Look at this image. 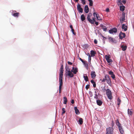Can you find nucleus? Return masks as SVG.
I'll list each match as a JSON object with an SVG mask.
<instances>
[{"mask_svg": "<svg viewBox=\"0 0 134 134\" xmlns=\"http://www.w3.org/2000/svg\"><path fill=\"white\" fill-rule=\"evenodd\" d=\"M116 124L121 134H123L124 133V131L121 126V124L119 123L118 120H117L116 121Z\"/></svg>", "mask_w": 134, "mask_h": 134, "instance_id": "obj_1", "label": "nucleus"}, {"mask_svg": "<svg viewBox=\"0 0 134 134\" xmlns=\"http://www.w3.org/2000/svg\"><path fill=\"white\" fill-rule=\"evenodd\" d=\"M106 94L108 97L110 99H112V95L110 90L109 89L107 88L106 90Z\"/></svg>", "mask_w": 134, "mask_h": 134, "instance_id": "obj_2", "label": "nucleus"}, {"mask_svg": "<svg viewBox=\"0 0 134 134\" xmlns=\"http://www.w3.org/2000/svg\"><path fill=\"white\" fill-rule=\"evenodd\" d=\"M114 129L112 127H108L106 129V134H113Z\"/></svg>", "mask_w": 134, "mask_h": 134, "instance_id": "obj_3", "label": "nucleus"}, {"mask_svg": "<svg viewBox=\"0 0 134 134\" xmlns=\"http://www.w3.org/2000/svg\"><path fill=\"white\" fill-rule=\"evenodd\" d=\"M105 78L106 81L107 83L109 85H111V83L109 76L108 75H105Z\"/></svg>", "mask_w": 134, "mask_h": 134, "instance_id": "obj_4", "label": "nucleus"}, {"mask_svg": "<svg viewBox=\"0 0 134 134\" xmlns=\"http://www.w3.org/2000/svg\"><path fill=\"white\" fill-rule=\"evenodd\" d=\"M66 76H68L70 77H72L74 76L73 74L70 71H68V72L65 74Z\"/></svg>", "mask_w": 134, "mask_h": 134, "instance_id": "obj_5", "label": "nucleus"}, {"mask_svg": "<svg viewBox=\"0 0 134 134\" xmlns=\"http://www.w3.org/2000/svg\"><path fill=\"white\" fill-rule=\"evenodd\" d=\"M91 15L90 14H88L87 17V20L91 24H94L93 21L91 19H90Z\"/></svg>", "mask_w": 134, "mask_h": 134, "instance_id": "obj_6", "label": "nucleus"}, {"mask_svg": "<svg viewBox=\"0 0 134 134\" xmlns=\"http://www.w3.org/2000/svg\"><path fill=\"white\" fill-rule=\"evenodd\" d=\"M117 31V29L116 28H114L109 30V32L110 34H113L116 33Z\"/></svg>", "mask_w": 134, "mask_h": 134, "instance_id": "obj_7", "label": "nucleus"}, {"mask_svg": "<svg viewBox=\"0 0 134 134\" xmlns=\"http://www.w3.org/2000/svg\"><path fill=\"white\" fill-rule=\"evenodd\" d=\"M120 38L122 40L123 38H124L125 37V33L121 32L119 35Z\"/></svg>", "mask_w": 134, "mask_h": 134, "instance_id": "obj_8", "label": "nucleus"}, {"mask_svg": "<svg viewBox=\"0 0 134 134\" xmlns=\"http://www.w3.org/2000/svg\"><path fill=\"white\" fill-rule=\"evenodd\" d=\"M125 14L123 13L122 14V15L121 18H120V20L121 23H123V22L125 20Z\"/></svg>", "mask_w": 134, "mask_h": 134, "instance_id": "obj_9", "label": "nucleus"}, {"mask_svg": "<svg viewBox=\"0 0 134 134\" xmlns=\"http://www.w3.org/2000/svg\"><path fill=\"white\" fill-rule=\"evenodd\" d=\"M105 58L107 62L108 63H110L112 62L113 60L111 59H110V57L106 55L105 56Z\"/></svg>", "mask_w": 134, "mask_h": 134, "instance_id": "obj_10", "label": "nucleus"}, {"mask_svg": "<svg viewBox=\"0 0 134 134\" xmlns=\"http://www.w3.org/2000/svg\"><path fill=\"white\" fill-rule=\"evenodd\" d=\"M62 78L63 77H59V87H61L63 84Z\"/></svg>", "mask_w": 134, "mask_h": 134, "instance_id": "obj_11", "label": "nucleus"}, {"mask_svg": "<svg viewBox=\"0 0 134 134\" xmlns=\"http://www.w3.org/2000/svg\"><path fill=\"white\" fill-rule=\"evenodd\" d=\"M109 74L111 75V76L113 79H114L115 78V76L114 74V73L113 71H109Z\"/></svg>", "mask_w": 134, "mask_h": 134, "instance_id": "obj_12", "label": "nucleus"}, {"mask_svg": "<svg viewBox=\"0 0 134 134\" xmlns=\"http://www.w3.org/2000/svg\"><path fill=\"white\" fill-rule=\"evenodd\" d=\"M10 12H12V15L14 17H18L19 14V13H13L14 11L13 10L11 11Z\"/></svg>", "mask_w": 134, "mask_h": 134, "instance_id": "obj_13", "label": "nucleus"}, {"mask_svg": "<svg viewBox=\"0 0 134 134\" xmlns=\"http://www.w3.org/2000/svg\"><path fill=\"white\" fill-rule=\"evenodd\" d=\"M97 91L98 93L99 92V90L97 89H95V96L94 97V99H98V95L97 94V93H96V91Z\"/></svg>", "mask_w": 134, "mask_h": 134, "instance_id": "obj_14", "label": "nucleus"}, {"mask_svg": "<svg viewBox=\"0 0 134 134\" xmlns=\"http://www.w3.org/2000/svg\"><path fill=\"white\" fill-rule=\"evenodd\" d=\"M96 102L97 104L99 106H101L102 104L103 103L102 101L98 99H97Z\"/></svg>", "mask_w": 134, "mask_h": 134, "instance_id": "obj_15", "label": "nucleus"}, {"mask_svg": "<svg viewBox=\"0 0 134 134\" xmlns=\"http://www.w3.org/2000/svg\"><path fill=\"white\" fill-rule=\"evenodd\" d=\"M84 10V11H85V12L86 13H87L89 11V9L88 5H86L85 6V7Z\"/></svg>", "mask_w": 134, "mask_h": 134, "instance_id": "obj_16", "label": "nucleus"}, {"mask_svg": "<svg viewBox=\"0 0 134 134\" xmlns=\"http://www.w3.org/2000/svg\"><path fill=\"white\" fill-rule=\"evenodd\" d=\"M110 42H112L113 43H116V40L114 38L111 37H109L108 38Z\"/></svg>", "mask_w": 134, "mask_h": 134, "instance_id": "obj_17", "label": "nucleus"}, {"mask_svg": "<svg viewBox=\"0 0 134 134\" xmlns=\"http://www.w3.org/2000/svg\"><path fill=\"white\" fill-rule=\"evenodd\" d=\"M91 77L93 79L96 76L95 72L94 71H92L91 72Z\"/></svg>", "mask_w": 134, "mask_h": 134, "instance_id": "obj_18", "label": "nucleus"}, {"mask_svg": "<svg viewBox=\"0 0 134 134\" xmlns=\"http://www.w3.org/2000/svg\"><path fill=\"white\" fill-rule=\"evenodd\" d=\"M63 69H60V72L59 74V77H63Z\"/></svg>", "mask_w": 134, "mask_h": 134, "instance_id": "obj_19", "label": "nucleus"}, {"mask_svg": "<svg viewBox=\"0 0 134 134\" xmlns=\"http://www.w3.org/2000/svg\"><path fill=\"white\" fill-rule=\"evenodd\" d=\"M74 110L75 113L76 114H79L80 112L77 107H74Z\"/></svg>", "mask_w": 134, "mask_h": 134, "instance_id": "obj_20", "label": "nucleus"}, {"mask_svg": "<svg viewBox=\"0 0 134 134\" xmlns=\"http://www.w3.org/2000/svg\"><path fill=\"white\" fill-rule=\"evenodd\" d=\"M100 26L104 31H106L107 28L105 26L103 25V24H101L100 25Z\"/></svg>", "mask_w": 134, "mask_h": 134, "instance_id": "obj_21", "label": "nucleus"}, {"mask_svg": "<svg viewBox=\"0 0 134 134\" xmlns=\"http://www.w3.org/2000/svg\"><path fill=\"white\" fill-rule=\"evenodd\" d=\"M96 54V52L95 51L93 50H92L91 51V57H94L95 56V55Z\"/></svg>", "mask_w": 134, "mask_h": 134, "instance_id": "obj_22", "label": "nucleus"}, {"mask_svg": "<svg viewBox=\"0 0 134 134\" xmlns=\"http://www.w3.org/2000/svg\"><path fill=\"white\" fill-rule=\"evenodd\" d=\"M121 47L122 48V50L123 51H125L127 48L126 46L121 45Z\"/></svg>", "mask_w": 134, "mask_h": 134, "instance_id": "obj_23", "label": "nucleus"}, {"mask_svg": "<svg viewBox=\"0 0 134 134\" xmlns=\"http://www.w3.org/2000/svg\"><path fill=\"white\" fill-rule=\"evenodd\" d=\"M86 74H84L83 75V77L84 78V80L86 82L88 81V77L86 75Z\"/></svg>", "mask_w": 134, "mask_h": 134, "instance_id": "obj_24", "label": "nucleus"}, {"mask_svg": "<svg viewBox=\"0 0 134 134\" xmlns=\"http://www.w3.org/2000/svg\"><path fill=\"white\" fill-rule=\"evenodd\" d=\"M125 7L123 5H121L120 7V10L123 12L125 10Z\"/></svg>", "mask_w": 134, "mask_h": 134, "instance_id": "obj_25", "label": "nucleus"}, {"mask_svg": "<svg viewBox=\"0 0 134 134\" xmlns=\"http://www.w3.org/2000/svg\"><path fill=\"white\" fill-rule=\"evenodd\" d=\"M88 62L89 63V65H90L91 64V56L89 54H88Z\"/></svg>", "mask_w": 134, "mask_h": 134, "instance_id": "obj_26", "label": "nucleus"}, {"mask_svg": "<svg viewBox=\"0 0 134 134\" xmlns=\"http://www.w3.org/2000/svg\"><path fill=\"white\" fill-rule=\"evenodd\" d=\"M83 64L84 66H85V67L86 68V69H88V64L87 62H84L83 63Z\"/></svg>", "mask_w": 134, "mask_h": 134, "instance_id": "obj_27", "label": "nucleus"}, {"mask_svg": "<svg viewBox=\"0 0 134 134\" xmlns=\"http://www.w3.org/2000/svg\"><path fill=\"white\" fill-rule=\"evenodd\" d=\"M122 28L123 29H124V31H125L127 30L126 26L125 25V24H123L122 26Z\"/></svg>", "mask_w": 134, "mask_h": 134, "instance_id": "obj_28", "label": "nucleus"}, {"mask_svg": "<svg viewBox=\"0 0 134 134\" xmlns=\"http://www.w3.org/2000/svg\"><path fill=\"white\" fill-rule=\"evenodd\" d=\"M78 71V68H75L74 67V69H73V73L76 74Z\"/></svg>", "mask_w": 134, "mask_h": 134, "instance_id": "obj_29", "label": "nucleus"}, {"mask_svg": "<svg viewBox=\"0 0 134 134\" xmlns=\"http://www.w3.org/2000/svg\"><path fill=\"white\" fill-rule=\"evenodd\" d=\"M81 18L82 21H83L85 20V18L83 14H82L81 15Z\"/></svg>", "mask_w": 134, "mask_h": 134, "instance_id": "obj_30", "label": "nucleus"}, {"mask_svg": "<svg viewBox=\"0 0 134 134\" xmlns=\"http://www.w3.org/2000/svg\"><path fill=\"white\" fill-rule=\"evenodd\" d=\"M78 122L80 125H82L83 123V119L81 118H80Z\"/></svg>", "mask_w": 134, "mask_h": 134, "instance_id": "obj_31", "label": "nucleus"}, {"mask_svg": "<svg viewBox=\"0 0 134 134\" xmlns=\"http://www.w3.org/2000/svg\"><path fill=\"white\" fill-rule=\"evenodd\" d=\"M121 100L119 98H118L117 99V104L118 105H119L120 104Z\"/></svg>", "mask_w": 134, "mask_h": 134, "instance_id": "obj_32", "label": "nucleus"}, {"mask_svg": "<svg viewBox=\"0 0 134 134\" xmlns=\"http://www.w3.org/2000/svg\"><path fill=\"white\" fill-rule=\"evenodd\" d=\"M63 99L64 100L63 103L65 104H66L67 102V99L66 97H64Z\"/></svg>", "mask_w": 134, "mask_h": 134, "instance_id": "obj_33", "label": "nucleus"}, {"mask_svg": "<svg viewBox=\"0 0 134 134\" xmlns=\"http://www.w3.org/2000/svg\"><path fill=\"white\" fill-rule=\"evenodd\" d=\"M89 2V5L90 6H92L93 5V1L92 0H88Z\"/></svg>", "mask_w": 134, "mask_h": 134, "instance_id": "obj_34", "label": "nucleus"}, {"mask_svg": "<svg viewBox=\"0 0 134 134\" xmlns=\"http://www.w3.org/2000/svg\"><path fill=\"white\" fill-rule=\"evenodd\" d=\"M93 16L95 18L96 17L97 18L99 16V15L96 13L94 12L93 13Z\"/></svg>", "mask_w": 134, "mask_h": 134, "instance_id": "obj_35", "label": "nucleus"}, {"mask_svg": "<svg viewBox=\"0 0 134 134\" xmlns=\"http://www.w3.org/2000/svg\"><path fill=\"white\" fill-rule=\"evenodd\" d=\"M129 109H128V114L131 115H132V112L131 110L129 111Z\"/></svg>", "mask_w": 134, "mask_h": 134, "instance_id": "obj_36", "label": "nucleus"}, {"mask_svg": "<svg viewBox=\"0 0 134 134\" xmlns=\"http://www.w3.org/2000/svg\"><path fill=\"white\" fill-rule=\"evenodd\" d=\"M81 8V6L79 4H78L77 5V10Z\"/></svg>", "mask_w": 134, "mask_h": 134, "instance_id": "obj_37", "label": "nucleus"}, {"mask_svg": "<svg viewBox=\"0 0 134 134\" xmlns=\"http://www.w3.org/2000/svg\"><path fill=\"white\" fill-rule=\"evenodd\" d=\"M65 74H66L68 72V71H70L69 69V70H68V67H66L65 68Z\"/></svg>", "mask_w": 134, "mask_h": 134, "instance_id": "obj_38", "label": "nucleus"}, {"mask_svg": "<svg viewBox=\"0 0 134 134\" xmlns=\"http://www.w3.org/2000/svg\"><path fill=\"white\" fill-rule=\"evenodd\" d=\"M77 11L80 12L82 13L83 12V10L82 8H81L79 10H77Z\"/></svg>", "mask_w": 134, "mask_h": 134, "instance_id": "obj_39", "label": "nucleus"}, {"mask_svg": "<svg viewBox=\"0 0 134 134\" xmlns=\"http://www.w3.org/2000/svg\"><path fill=\"white\" fill-rule=\"evenodd\" d=\"M114 122L113 121H112L111 123V127H112L113 128V126L114 125Z\"/></svg>", "mask_w": 134, "mask_h": 134, "instance_id": "obj_40", "label": "nucleus"}, {"mask_svg": "<svg viewBox=\"0 0 134 134\" xmlns=\"http://www.w3.org/2000/svg\"><path fill=\"white\" fill-rule=\"evenodd\" d=\"M82 3L84 5L86 3V2L85 0H81Z\"/></svg>", "mask_w": 134, "mask_h": 134, "instance_id": "obj_41", "label": "nucleus"}, {"mask_svg": "<svg viewBox=\"0 0 134 134\" xmlns=\"http://www.w3.org/2000/svg\"><path fill=\"white\" fill-rule=\"evenodd\" d=\"M65 108H63L62 109V110L63 111V112L62 113V114H64L65 113Z\"/></svg>", "mask_w": 134, "mask_h": 134, "instance_id": "obj_42", "label": "nucleus"}, {"mask_svg": "<svg viewBox=\"0 0 134 134\" xmlns=\"http://www.w3.org/2000/svg\"><path fill=\"white\" fill-rule=\"evenodd\" d=\"M71 30L72 32V33H73V34L74 35H75L76 34L74 32V30L73 29H72Z\"/></svg>", "mask_w": 134, "mask_h": 134, "instance_id": "obj_43", "label": "nucleus"}, {"mask_svg": "<svg viewBox=\"0 0 134 134\" xmlns=\"http://www.w3.org/2000/svg\"><path fill=\"white\" fill-rule=\"evenodd\" d=\"M89 85H87L86 86L85 88L86 90H87L89 88Z\"/></svg>", "mask_w": 134, "mask_h": 134, "instance_id": "obj_44", "label": "nucleus"}, {"mask_svg": "<svg viewBox=\"0 0 134 134\" xmlns=\"http://www.w3.org/2000/svg\"><path fill=\"white\" fill-rule=\"evenodd\" d=\"M97 20H102V19H101L99 17V16H98V17H97V18H96Z\"/></svg>", "mask_w": 134, "mask_h": 134, "instance_id": "obj_45", "label": "nucleus"}, {"mask_svg": "<svg viewBox=\"0 0 134 134\" xmlns=\"http://www.w3.org/2000/svg\"><path fill=\"white\" fill-rule=\"evenodd\" d=\"M94 42L95 44H97V41L96 39H94Z\"/></svg>", "mask_w": 134, "mask_h": 134, "instance_id": "obj_46", "label": "nucleus"}, {"mask_svg": "<svg viewBox=\"0 0 134 134\" xmlns=\"http://www.w3.org/2000/svg\"><path fill=\"white\" fill-rule=\"evenodd\" d=\"M79 59L80 60H81L83 63L85 62H84L82 59H81V58H79Z\"/></svg>", "mask_w": 134, "mask_h": 134, "instance_id": "obj_47", "label": "nucleus"}, {"mask_svg": "<svg viewBox=\"0 0 134 134\" xmlns=\"http://www.w3.org/2000/svg\"><path fill=\"white\" fill-rule=\"evenodd\" d=\"M91 82L92 84L94 83H95V82L93 80H92L91 81Z\"/></svg>", "mask_w": 134, "mask_h": 134, "instance_id": "obj_48", "label": "nucleus"}, {"mask_svg": "<svg viewBox=\"0 0 134 134\" xmlns=\"http://www.w3.org/2000/svg\"><path fill=\"white\" fill-rule=\"evenodd\" d=\"M71 103H72V104H73L74 103V99H72L71 100Z\"/></svg>", "mask_w": 134, "mask_h": 134, "instance_id": "obj_49", "label": "nucleus"}, {"mask_svg": "<svg viewBox=\"0 0 134 134\" xmlns=\"http://www.w3.org/2000/svg\"><path fill=\"white\" fill-rule=\"evenodd\" d=\"M68 64L69 65H72V63L69 61L68 62Z\"/></svg>", "mask_w": 134, "mask_h": 134, "instance_id": "obj_50", "label": "nucleus"}, {"mask_svg": "<svg viewBox=\"0 0 134 134\" xmlns=\"http://www.w3.org/2000/svg\"><path fill=\"white\" fill-rule=\"evenodd\" d=\"M106 80L105 78H104L102 80V82H104Z\"/></svg>", "mask_w": 134, "mask_h": 134, "instance_id": "obj_51", "label": "nucleus"}, {"mask_svg": "<svg viewBox=\"0 0 134 134\" xmlns=\"http://www.w3.org/2000/svg\"><path fill=\"white\" fill-rule=\"evenodd\" d=\"M96 85L95 82L93 84V86L94 87H96Z\"/></svg>", "mask_w": 134, "mask_h": 134, "instance_id": "obj_52", "label": "nucleus"}, {"mask_svg": "<svg viewBox=\"0 0 134 134\" xmlns=\"http://www.w3.org/2000/svg\"><path fill=\"white\" fill-rule=\"evenodd\" d=\"M92 20L93 21V22H94H94H95L96 21L95 18H92Z\"/></svg>", "mask_w": 134, "mask_h": 134, "instance_id": "obj_53", "label": "nucleus"}, {"mask_svg": "<svg viewBox=\"0 0 134 134\" xmlns=\"http://www.w3.org/2000/svg\"><path fill=\"white\" fill-rule=\"evenodd\" d=\"M63 69V65H62L61 66V68H60V69Z\"/></svg>", "mask_w": 134, "mask_h": 134, "instance_id": "obj_54", "label": "nucleus"}, {"mask_svg": "<svg viewBox=\"0 0 134 134\" xmlns=\"http://www.w3.org/2000/svg\"><path fill=\"white\" fill-rule=\"evenodd\" d=\"M106 11L107 12H108L109 11V9L108 8H107L106 9Z\"/></svg>", "mask_w": 134, "mask_h": 134, "instance_id": "obj_55", "label": "nucleus"}, {"mask_svg": "<svg viewBox=\"0 0 134 134\" xmlns=\"http://www.w3.org/2000/svg\"><path fill=\"white\" fill-rule=\"evenodd\" d=\"M103 41H104V40L105 39H106V38H105V37H104L103 36Z\"/></svg>", "mask_w": 134, "mask_h": 134, "instance_id": "obj_56", "label": "nucleus"}, {"mask_svg": "<svg viewBox=\"0 0 134 134\" xmlns=\"http://www.w3.org/2000/svg\"><path fill=\"white\" fill-rule=\"evenodd\" d=\"M61 87H59V93H61Z\"/></svg>", "mask_w": 134, "mask_h": 134, "instance_id": "obj_57", "label": "nucleus"}, {"mask_svg": "<svg viewBox=\"0 0 134 134\" xmlns=\"http://www.w3.org/2000/svg\"><path fill=\"white\" fill-rule=\"evenodd\" d=\"M95 22V24L96 25H98V22H96V21Z\"/></svg>", "mask_w": 134, "mask_h": 134, "instance_id": "obj_58", "label": "nucleus"}, {"mask_svg": "<svg viewBox=\"0 0 134 134\" xmlns=\"http://www.w3.org/2000/svg\"><path fill=\"white\" fill-rule=\"evenodd\" d=\"M123 0L122 1V3L124 4L125 3H126V1L124 0Z\"/></svg>", "mask_w": 134, "mask_h": 134, "instance_id": "obj_59", "label": "nucleus"}, {"mask_svg": "<svg viewBox=\"0 0 134 134\" xmlns=\"http://www.w3.org/2000/svg\"><path fill=\"white\" fill-rule=\"evenodd\" d=\"M74 69V67H73L72 68V69L71 70V71H71V72H73V69Z\"/></svg>", "mask_w": 134, "mask_h": 134, "instance_id": "obj_60", "label": "nucleus"}, {"mask_svg": "<svg viewBox=\"0 0 134 134\" xmlns=\"http://www.w3.org/2000/svg\"><path fill=\"white\" fill-rule=\"evenodd\" d=\"M70 27L71 29H73L72 26V25H70Z\"/></svg>", "mask_w": 134, "mask_h": 134, "instance_id": "obj_61", "label": "nucleus"}, {"mask_svg": "<svg viewBox=\"0 0 134 134\" xmlns=\"http://www.w3.org/2000/svg\"><path fill=\"white\" fill-rule=\"evenodd\" d=\"M118 2L119 3H120L121 2V0H118Z\"/></svg>", "mask_w": 134, "mask_h": 134, "instance_id": "obj_62", "label": "nucleus"}, {"mask_svg": "<svg viewBox=\"0 0 134 134\" xmlns=\"http://www.w3.org/2000/svg\"><path fill=\"white\" fill-rule=\"evenodd\" d=\"M89 93L90 94H92V93L91 91H90L89 92Z\"/></svg>", "mask_w": 134, "mask_h": 134, "instance_id": "obj_63", "label": "nucleus"}, {"mask_svg": "<svg viewBox=\"0 0 134 134\" xmlns=\"http://www.w3.org/2000/svg\"><path fill=\"white\" fill-rule=\"evenodd\" d=\"M83 134H87L86 132H85Z\"/></svg>", "mask_w": 134, "mask_h": 134, "instance_id": "obj_64", "label": "nucleus"}]
</instances>
